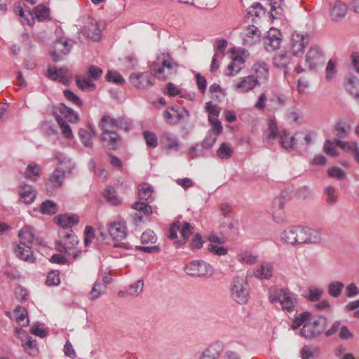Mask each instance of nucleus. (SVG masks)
Wrapping results in <instances>:
<instances>
[{"label": "nucleus", "instance_id": "1", "mask_svg": "<svg viewBox=\"0 0 359 359\" xmlns=\"http://www.w3.org/2000/svg\"><path fill=\"white\" fill-rule=\"evenodd\" d=\"M101 129L100 140L107 144L109 149L115 151L118 149L121 142V137L114 129L129 131L132 123L124 117L114 118L109 115H104L99 122Z\"/></svg>", "mask_w": 359, "mask_h": 359}, {"label": "nucleus", "instance_id": "2", "mask_svg": "<svg viewBox=\"0 0 359 359\" xmlns=\"http://www.w3.org/2000/svg\"><path fill=\"white\" fill-rule=\"evenodd\" d=\"M178 64L169 53H162L150 65L151 74L158 79L165 80L175 75L178 70Z\"/></svg>", "mask_w": 359, "mask_h": 359}, {"label": "nucleus", "instance_id": "3", "mask_svg": "<svg viewBox=\"0 0 359 359\" xmlns=\"http://www.w3.org/2000/svg\"><path fill=\"white\" fill-rule=\"evenodd\" d=\"M269 300L271 304L279 302L283 311L288 313L293 312L297 304L295 295L288 289L274 290L269 297Z\"/></svg>", "mask_w": 359, "mask_h": 359}, {"label": "nucleus", "instance_id": "4", "mask_svg": "<svg viewBox=\"0 0 359 359\" xmlns=\"http://www.w3.org/2000/svg\"><path fill=\"white\" fill-rule=\"evenodd\" d=\"M327 325V318L323 316H315L304 325L300 334L306 339L316 338L324 331Z\"/></svg>", "mask_w": 359, "mask_h": 359}, {"label": "nucleus", "instance_id": "5", "mask_svg": "<svg viewBox=\"0 0 359 359\" xmlns=\"http://www.w3.org/2000/svg\"><path fill=\"white\" fill-rule=\"evenodd\" d=\"M185 273L192 277L211 276L214 273L212 266L203 260H194L184 267Z\"/></svg>", "mask_w": 359, "mask_h": 359}, {"label": "nucleus", "instance_id": "6", "mask_svg": "<svg viewBox=\"0 0 359 359\" xmlns=\"http://www.w3.org/2000/svg\"><path fill=\"white\" fill-rule=\"evenodd\" d=\"M231 295L239 304H244L248 301L249 286L246 279L235 277L231 286Z\"/></svg>", "mask_w": 359, "mask_h": 359}, {"label": "nucleus", "instance_id": "7", "mask_svg": "<svg viewBox=\"0 0 359 359\" xmlns=\"http://www.w3.org/2000/svg\"><path fill=\"white\" fill-rule=\"evenodd\" d=\"M163 116L165 122L170 126H175L189 116V111L184 107L171 106L164 111Z\"/></svg>", "mask_w": 359, "mask_h": 359}, {"label": "nucleus", "instance_id": "8", "mask_svg": "<svg viewBox=\"0 0 359 359\" xmlns=\"http://www.w3.org/2000/svg\"><path fill=\"white\" fill-rule=\"evenodd\" d=\"M62 233L64 241L56 242L57 250L60 252L70 255L69 250L75 249L79 244L78 238L72 229L65 230Z\"/></svg>", "mask_w": 359, "mask_h": 359}, {"label": "nucleus", "instance_id": "9", "mask_svg": "<svg viewBox=\"0 0 359 359\" xmlns=\"http://www.w3.org/2000/svg\"><path fill=\"white\" fill-rule=\"evenodd\" d=\"M65 177V172L61 168H56L49 176L46 182V189L48 195H52L55 191L60 188Z\"/></svg>", "mask_w": 359, "mask_h": 359}, {"label": "nucleus", "instance_id": "10", "mask_svg": "<svg viewBox=\"0 0 359 359\" xmlns=\"http://www.w3.org/2000/svg\"><path fill=\"white\" fill-rule=\"evenodd\" d=\"M309 37L310 35L307 34L302 35L297 32L292 33L290 40V50L293 55L297 56L304 53Z\"/></svg>", "mask_w": 359, "mask_h": 359}, {"label": "nucleus", "instance_id": "11", "mask_svg": "<svg viewBox=\"0 0 359 359\" xmlns=\"http://www.w3.org/2000/svg\"><path fill=\"white\" fill-rule=\"evenodd\" d=\"M282 34L278 29L271 28L264 38V43L267 51H273L280 48Z\"/></svg>", "mask_w": 359, "mask_h": 359}, {"label": "nucleus", "instance_id": "12", "mask_svg": "<svg viewBox=\"0 0 359 359\" xmlns=\"http://www.w3.org/2000/svg\"><path fill=\"white\" fill-rule=\"evenodd\" d=\"M324 55L318 46L311 47L306 55V64L310 69H314L318 65L323 62Z\"/></svg>", "mask_w": 359, "mask_h": 359}, {"label": "nucleus", "instance_id": "13", "mask_svg": "<svg viewBox=\"0 0 359 359\" xmlns=\"http://www.w3.org/2000/svg\"><path fill=\"white\" fill-rule=\"evenodd\" d=\"M131 84L139 89L147 88L153 86L151 75L147 72L134 73L129 77Z\"/></svg>", "mask_w": 359, "mask_h": 359}, {"label": "nucleus", "instance_id": "14", "mask_svg": "<svg viewBox=\"0 0 359 359\" xmlns=\"http://www.w3.org/2000/svg\"><path fill=\"white\" fill-rule=\"evenodd\" d=\"M54 116L55 118L56 117H60L65 121L70 123H76L79 120L78 114L62 103L59 104L55 107Z\"/></svg>", "mask_w": 359, "mask_h": 359}, {"label": "nucleus", "instance_id": "15", "mask_svg": "<svg viewBox=\"0 0 359 359\" xmlns=\"http://www.w3.org/2000/svg\"><path fill=\"white\" fill-rule=\"evenodd\" d=\"M70 52V46L67 40L57 39L55 41L51 56L55 62L61 60L63 57Z\"/></svg>", "mask_w": 359, "mask_h": 359}, {"label": "nucleus", "instance_id": "16", "mask_svg": "<svg viewBox=\"0 0 359 359\" xmlns=\"http://www.w3.org/2000/svg\"><path fill=\"white\" fill-rule=\"evenodd\" d=\"M45 75L52 81H59L63 84L69 81L68 70L65 67L57 69L56 67H48Z\"/></svg>", "mask_w": 359, "mask_h": 359}, {"label": "nucleus", "instance_id": "17", "mask_svg": "<svg viewBox=\"0 0 359 359\" xmlns=\"http://www.w3.org/2000/svg\"><path fill=\"white\" fill-rule=\"evenodd\" d=\"M261 31L255 25H249L246 27L243 37V44L246 46H251L259 41Z\"/></svg>", "mask_w": 359, "mask_h": 359}, {"label": "nucleus", "instance_id": "18", "mask_svg": "<svg viewBox=\"0 0 359 359\" xmlns=\"http://www.w3.org/2000/svg\"><path fill=\"white\" fill-rule=\"evenodd\" d=\"M108 232L114 240H121L127 236V228L124 222H113L109 224Z\"/></svg>", "mask_w": 359, "mask_h": 359}, {"label": "nucleus", "instance_id": "19", "mask_svg": "<svg viewBox=\"0 0 359 359\" xmlns=\"http://www.w3.org/2000/svg\"><path fill=\"white\" fill-rule=\"evenodd\" d=\"M285 198L282 196L276 197L273 201V217L276 223H282L285 219L284 212Z\"/></svg>", "mask_w": 359, "mask_h": 359}, {"label": "nucleus", "instance_id": "20", "mask_svg": "<svg viewBox=\"0 0 359 359\" xmlns=\"http://www.w3.org/2000/svg\"><path fill=\"white\" fill-rule=\"evenodd\" d=\"M223 349L224 344L222 341H215L203 351L199 359H217Z\"/></svg>", "mask_w": 359, "mask_h": 359}, {"label": "nucleus", "instance_id": "21", "mask_svg": "<svg viewBox=\"0 0 359 359\" xmlns=\"http://www.w3.org/2000/svg\"><path fill=\"white\" fill-rule=\"evenodd\" d=\"M257 85H259L257 78H255L254 75H249L242 77L234 87L235 90L239 93H246L252 90Z\"/></svg>", "mask_w": 359, "mask_h": 359}, {"label": "nucleus", "instance_id": "22", "mask_svg": "<svg viewBox=\"0 0 359 359\" xmlns=\"http://www.w3.org/2000/svg\"><path fill=\"white\" fill-rule=\"evenodd\" d=\"M32 248V247H30L29 245H22L18 244L14 248V252L16 257H18L19 259L30 263H34L36 259L34 257Z\"/></svg>", "mask_w": 359, "mask_h": 359}, {"label": "nucleus", "instance_id": "23", "mask_svg": "<svg viewBox=\"0 0 359 359\" xmlns=\"http://www.w3.org/2000/svg\"><path fill=\"white\" fill-rule=\"evenodd\" d=\"M56 224L66 230L72 229V226L79 222V217L76 215L63 214L55 218Z\"/></svg>", "mask_w": 359, "mask_h": 359}, {"label": "nucleus", "instance_id": "24", "mask_svg": "<svg viewBox=\"0 0 359 359\" xmlns=\"http://www.w3.org/2000/svg\"><path fill=\"white\" fill-rule=\"evenodd\" d=\"M34 229L31 226H25L22 227L18 233V237L20 238L19 244L32 247L34 239Z\"/></svg>", "mask_w": 359, "mask_h": 359}, {"label": "nucleus", "instance_id": "25", "mask_svg": "<svg viewBox=\"0 0 359 359\" xmlns=\"http://www.w3.org/2000/svg\"><path fill=\"white\" fill-rule=\"evenodd\" d=\"M347 14V6L340 1H336L330 8L332 20L335 22L341 21Z\"/></svg>", "mask_w": 359, "mask_h": 359}, {"label": "nucleus", "instance_id": "26", "mask_svg": "<svg viewBox=\"0 0 359 359\" xmlns=\"http://www.w3.org/2000/svg\"><path fill=\"white\" fill-rule=\"evenodd\" d=\"M279 136L276 119L274 117L270 118L268 121V126L264 133V140L269 143L272 142Z\"/></svg>", "mask_w": 359, "mask_h": 359}, {"label": "nucleus", "instance_id": "27", "mask_svg": "<svg viewBox=\"0 0 359 359\" xmlns=\"http://www.w3.org/2000/svg\"><path fill=\"white\" fill-rule=\"evenodd\" d=\"M102 196L111 205L118 206L122 203V198L118 196L114 187L107 186L102 193Z\"/></svg>", "mask_w": 359, "mask_h": 359}, {"label": "nucleus", "instance_id": "28", "mask_svg": "<svg viewBox=\"0 0 359 359\" xmlns=\"http://www.w3.org/2000/svg\"><path fill=\"white\" fill-rule=\"evenodd\" d=\"M279 143L287 151L294 150L296 146L294 136H290L286 130H282L279 133Z\"/></svg>", "mask_w": 359, "mask_h": 359}, {"label": "nucleus", "instance_id": "29", "mask_svg": "<svg viewBox=\"0 0 359 359\" xmlns=\"http://www.w3.org/2000/svg\"><path fill=\"white\" fill-rule=\"evenodd\" d=\"M19 195L23 203L30 204L34 201L36 192L32 186L25 184L20 187Z\"/></svg>", "mask_w": 359, "mask_h": 359}, {"label": "nucleus", "instance_id": "30", "mask_svg": "<svg viewBox=\"0 0 359 359\" xmlns=\"http://www.w3.org/2000/svg\"><path fill=\"white\" fill-rule=\"evenodd\" d=\"M245 67V60L242 56H235L227 67L226 75L232 76L238 74Z\"/></svg>", "mask_w": 359, "mask_h": 359}, {"label": "nucleus", "instance_id": "31", "mask_svg": "<svg viewBox=\"0 0 359 359\" xmlns=\"http://www.w3.org/2000/svg\"><path fill=\"white\" fill-rule=\"evenodd\" d=\"M255 276L260 279H269L273 275V265L269 262H263L255 270Z\"/></svg>", "mask_w": 359, "mask_h": 359}, {"label": "nucleus", "instance_id": "32", "mask_svg": "<svg viewBox=\"0 0 359 359\" xmlns=\"http://www.w3.org/2000/svg\"><path fill=\"white\" fill-rule=\"evenodd\" d=\"M79 136L85 147H93L92 139L95 136V132L91 126H89L88 129L81 128L79 131Z\"/></svg>", "mask_w": 359, "mask_h": 359}, {"label": "nucleus", "instance_id": "33", "mask_svg": "<svg viewBox=\"0 0 359 359\" xmlns=\"http://www.w3.org/2000/svg\"><path fill=\"white\" fill-rule=\"evenodd\" d=\"M291 60V56L286 53L276 54L273 58V63L277 68L283 69L285 73L288 72L287 66Z\"/></svg>", "mask_w": 359, "mask_h": 359}, {"label": "nucleus", "instance_id": "34", "mask_svg": "<svg viewBox=\"0 0 359 359\" xmlns=\"http://www.w3.org/2000/svg\"><path fill=\"white\" fill-rule=\"evenodd\" d=\"M252 69L255 74V75H254L255 78H257V81H259V80H267L269 76V67L266 62H258L253 65Z\"/></svg>", "mask_w": 359, "mask_h": 359}, {"label": "nucleus", "instance_id": "35", "mask_svg": "<svg viewBox=\"0 0 359 359\" xmlns=\"http://www.w3.org/2000/svg\"><path fill=\"white\" fill-rule=\"evenodd\" d=\"M49 13V8L44 6L39 5L33 9L32 13H29L28 15L31 17V20L32 22H34V20L32 17V14L34 15L39 21H44L48 19Z\"/></svg>", "mask_w": 359, "mask_h": 359}, {"label": "nucleus", "instance_id": "36", "mask_svg": "<svg viewBox=\"0 0 359 359\" xmlns=\"http://www.w3.org/2000/svg\"><path fill=\"white\" fill-rule=\"evenodd\" d=\"M75 81L76 86L82 90L92 91L96 88L95 84L93 83V80L86 76H75Z\"/></svg>", "mask_w": 359, "mask_h": 359}, {"label": "nucleus", "instance_id": "37", "mask_svg": "<svg viewBox=\"0 0 359 359\" xmlns=\"http://www.w3.org/2000/svg\"><path fill=\"white\" fill-rule=\"evenodd\" d=\"M297 226H293L285 230L283 233L281 238L287 244L292 245H297Z\"/></svg>", "mask_w": 359, "mask_h": 359}, {"label": "nucleus", "instance_id": "38", "mask_svg": "<svg viewBox=\"0 0 359 359\" xmlns=\"http://www.w3.org/2000/svg\"><path fill=\"white\" fill-rule=\"evenodd\" d=\"M58 211V205L51 200L42 202L39 207V212L43 215H53Z\"/></svg>", "mask_w": 359, "mask_h": 359}, {"label": "nucleus", "instance_id": "39", "mask_svg": "<svg viewBox=\"0 0 359 359\" xmlns=\"http://www.w3.org/2000/svg\"><path fill=\"white\" fill-rule=\"evenodd\" d=\"M153 192L154 190L151 185L148 184H142L138 192L140 201L151 203L153 201Z\"/></svg>", "mask_w": 359, "mask_h": 359}, {"label": "nucleus", "instance_id": "40", "mask_svg": "<svg viewBox=\"0 0 359 359\" xmlns=\"http://www.w3.org/2000/svg\"><path fill=\"white\" fill-rule=\"evenodd\" d=\"M306 244H318L322 241L320 231L305 226Z\"/></svg>", "mask_w": 359, "mask_h": 359}, {"label": "nucleus", "instance_id": "41", "mask_svg": "<svg viewBox=\"0 0 359 359\" xmlns=\"http://www.w3.org/2000/svg\"><path fill=\"white\" fill-rule=\"evenodd\" d=\"M15 316L16 322L22 327H26L29 324V320L27 318V310L21 306H18L13 311Z\"/></svg>", "mask_w": 359, "mask_h": 359}, {"label": "nucleus", "instance_id": "42", "mask_svg": "<svg viewBox=\"0 0 359 359\" xmlns=\"http://www.w3.org/2000/svg\"><path fill=\"white\" fill-rule=\"evenodd\" d=\"M193 226L189 222H181V228L180 229V232L184 241H178V243H180V244L187 243L189 237L193 234Z\"/></svg>", "mask_w": 359, "mask_h": 359}, {"label": "nucleus", "instance_id": "43", "mask_svg": "<svg viewBox=\"0 0 359 359\" xmlns=\"http://www.w3.org/2000/svg\"><path fill=\"white\" fill-rule=\"evenodd\" d=\"M149 203L140 201L135 202L132 205V208L137 211V212H141L144 215H150L152 214V209L150 205H149Z\"/></svg>", "mask_w": 359, "mask_h": 359}, {"label": "nucleus", "instance_id": "44", "mask_svg": "<svg viewBox=\"0 0 359 359\" xmlns=\"http://www.w3.org/2000/svg\"><path fill=\"white\" fill-rule=\"evenodd\" d=\"M311 316V313L309 311H305L301 313L298 317H296L293 321L291 327L292 330H297L301 325H303L305 323H307L308 320H310Z\"/></svg>", "mask_w": 359, "mask_h": 359}, {"label": "nucleus", "instance_id": "45", "mask_svg": "<svg viewBox=\"0 0 359 359\" xmlns=\"http://www.w3.org/2000/svg\"><path fill=\"white\" fill-rule=\"evenodd\" d=\"M347 89L355 98H359V79L356 76L348 79Z\"/></svg>", "mask_w": 359, "mask_h": 359}, {"label": "nucleus", "instance_id": "46", "mask_svg": "<svg viewBox=\"0 0 359 359\" xmlns=\"http://www.w3.org/2000/svg\"><path fill=\"white\" fill-rule=\"evenodd\" d=\"M232 154L233 149L226 142L222 143L219 149L217 150V155L221 159H228L232 156Z\"/></svg>", "mask_w": 359, "mask_h": 359}, {"label": "nucleus", "instance_id": "47", "mask_svg": "<svg viewBox=\"0 0 359 359\" xmlns=\"http://www.w3.org/2000/svg\"><path fill=\"white\" fill-rule=\"evenodd\" d=\"M344 285L339 281L332 282L329 284L327 291L330 296L338 297L341 294Z\"/></svg>", "mask_w": 359, "mask_h": 359}, {"label": "nucleus", "instance_id": "48", "mask_svg": "<svg viewBox=\"0 0 359 359\" xmlns=\"http://www.w3.org/2000/svg\"><path fill=\"white\" fill-rule=\"evenodd\" d=\"M161 141L168 149H177L180 144L171 133H164L161 136Z\"/></svg>", "mask_w": 359, "mask_h": 359}, {"label": "nucleus", "instance_id": "49", "mask_svg": "<svg viewBox=\"0 0 359 359\" xmlns=\"http://www.w3.org/2000/svg\"><path fill=\"white\" fill-rule=\"evenodd\" d=\"M105 79L109 82H112L116 84H124L126 83L125 79L123 78L121 74L113 70H109L105 76Z\"/></svg>", "mask_w": 359, "mask_h": 359}, {"label": "nucleus", "instance_id": "50", "mask_svg": "<svg viewBox=\"0 0 359 359\" xmlns=\"http://www.w3.org/2000/svg\"><path fill=\"white\" fill-rule=\"evenodd\" d=\"M25 177L36 180L40 175V168L37 164L29 163L25 170Z\"/></svg>", "mask_w": 359, "mask_h": 359}, {"label": "nucleus", "instance_id": "51", "mask_svg": "<svg viewBox=\"0 0 359 359\" xmlns=\"http://www.w3.org/2000/svg\"><path fill=\"white\" fill-rule=\"evenodd\" d=\"M264 13V8L259 2L253 4L250 7H249L248 11V15L254 18H260V16Z\"/></svg>", "mask_w": 359, "mask_h": 359}, {"label": "nucleus", "instance_id": "52", "mask_svg": "<svg viewBox=\"0 0 359 359\" xmlns=\"http://www.w3.org/2000/svg\"><path fill=\"white\" fill-rule=\"evenodd\" d=\"M106 290V285L100 283H95L89 292V298L90 299H96L100 297L102 294Z\"/></svg>", "mask_w": 359, "mask_h": 359}, {"label": "nucleus", "instance_id": "53", "mask_svg": "<svg viewBox=\"0 0 359 359\" xmlns=\"http://www.w3.org/2000/svg\"><path fill=\"white\" fill-rule=\"evenodd\" d=\"M56 121L61 129L62 135L68 139L72 138L73 137V134L67 121H65L60 117H56Z\"/></svg>", "mask_w": 359, "mask_h": 359}, {"label": "nucleus", "instance_id": "54", "mask_svg": "<svg viewBox=\"0 0 359 359\" xmlns=\"http://www.w3.org/2000/svg\"><path fill=\"white\" fill-rule=\"evenodd\" d=\"M208 121L212 126V129L209 133H211L217 137L223 130L221 122L217 119V118H214L211 116H208Z\"/></svg>", "mask_w": 359, "mask_h": 359}, {"label": "nucleus", "instance_id": "55", "mask_svg": "<svg viewBox=\"0 0 359 359\" xmlns=\"http://www.w3.org/2000/svg\"><path fill=\"white\" fill-rule=\"evenodd\" d=\"M337 144L345 150L353 151L354 155L357 154V151H359L358 144L355 142H349L337 140Z\"/></svg>", "mask_w": 359, "mask_h": 359}, {"label": "nucleus", "instance_id": "56", "mask_svg": "<svg viewBox=\"0 0 359 359\" xmlns=\"http://www.w3.org/2000/svg\"><path fill=\"white\" fill-rule=\"evenodd\" d=\"M143 135L146 141L147 147L151 148H155L158 145V140L156 134L149 130H144Z\"/></svg>", "mask_w": 359, "mask_h": 359}, {"label": "nucleus", "instance_id": "57", "mask_svg": "<svg viewBox=\"0 0 359 359\" xmlns=\"http://www.w3.org/2000/svg\"><path fill=\"white\" fill-rule=\"evenodd\" d=\"M349 129V126L346 123L341 122L338 123L335 126L336 136L338 138L337 140H341V139L346 137Z\"/></svg>", "mask_w": 359, "mask_h": 359}, {"label": "nucleus", "instance_id": "58", "mask_svg": "<svg viewBox=\"0 0 359 359\" xmlns=\"http://www.w3.org/2000/svg\"><path fill=\"white\" fill-rule=\"evenodd\" d=\"M46 283L49 286L58 285L60 283V273L58 271H52L48 273Z\"/></svg>", "mask_w": 359, "mask_h": 359}, {"label": "nucleus", "instance_id": "59", "mask_svg": "<svg viewBox=\"0 0 359 359\" xmlns=\"http://www.w3.org/2000/svg\"><path fill=\"white\" fill-rule=\"evenodd\" d=\"M157 238L155 233L150 229L146 230L141 236V241L142 243H155Z\"/></svg>", "mask_w": 359, "mask_h": 359}, {"label": "nucleus", "instance_id": "60", "mask_svg": "<svg viewBox=\"0 0 359 359\" xmlns=\"http://www.w3.org/2000/svg\"><path fill=\"white\" fill-rule=\"evenodd\" d=\"M102 69L99 67L90 65L88 68V74L92 80L96 81L99 79L102 76Z\"/></svg>", "mask_w": 359, "mask_h": 359}, {"label": "nucleus", "instance_id": "61", "mask_svg": "<svg viewBox=\"0 0 359 359\" xmlns=\"http://www.w3.org/2000/svg\"><path fill=\"white\" fill-rule=\"evenodd\" d=\"M217 140V137L216 135H214L212 133L208 132L205 137L202 141L201 145L203 148L205 149H210L216 142Z\"/></svg>", "mask_w": 359, "mask_h": 359}, {"label": "nucleus", "instance_id": "62", "mask_svg": "<svg viewBox=\"0 0 359 359\" xmlns=\"http://www.w3.org/2000/svg\"><path fill=\"white\" fill-rule=\"evenodd\" d=\"M205 110L208 113V116H211L214 118H217L220 112L219 107L217 105L213 104L212 101L206 102Z\"/></svg>", "mask_w": 359, "mask_h": 359}, {"label": "nucleus", "instance_id": "63", "mask_svg": "<svg viewBox=\"0 0 359 359\" xmlns=\"http://www.w3.org/2000/svg\"><path fill=\"white\" fill-rule=\"evenodd\" d=\"M144 285V281L142 280H138L134 284L130 285L128 292L130 295H138L140 292H142Z\"/></svg>", "mask_w": 359, "mask_h": 359}, {"label": "nucleus", "instance_id": "64", "mask_svg": "<svg viewBox=\"0 0 359 359\" xmlns=\"http://www.w3.org/2000/svg\"><path fill=\"white\" fill-rule=\"evenodd\" d=\"M328 175L331 177H335L338 180H342L346 177V172L338 167H332L327 170Z\"/></svg>", "mask_w": 359, "mask_h": 359}]
</instances>
